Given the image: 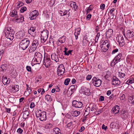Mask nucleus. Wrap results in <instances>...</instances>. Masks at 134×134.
<instances>
[{"mask_svg":"<svg viewBox=\"0 0 134 134\" xmlns=\"http://www.w3.org/2000/svg\"><path fill=\"white\" fill-rule=\"evenodd\" d=\"M5 32V35L6 37L10 40L12 41L14 38V33L13 29L10 27H8L6 29Z\"/></svg>","mask_w":134,"mask_h":134,"instance_id":"nucleus-1","label":"nucleus"},{"mask_svg":"<svg viewBox=\"0 0 134 134\" xmlns=\"http://www.w3.org/2000/svg\"><path fill=\"white\" fill-rule=\"evenodd\" d=\"M30 42V40L27 38H24L22 40L19 44L20 47L24 50L29 46Z\"/></svg>","mask_w":134,"mask_h":134,"instance_id":"nucleus-2","label":"nucleus"},{"mask_svg":"<svg viewBox=\"0 0 134 134\" xmlns=\"http://www.w3.org/2000/svg\"><path fill=\"white\" fill-rule=\"evenodd\" d=\"M110 45V41L108 40H105L100 46L101 48V51L104 52H106L109 48Z\"/></svg>","mask_w":134,"mask_h":134,"instance_id":"nucleus-3","label":"nucleus"},{"mask_svg":"<svg viewBox=\"0 0 134 134\" xmlns=\"http://www.w3.org/2000/svg\"><path fill=\"white\" fill-rule=\"evenodd\" d=\"M36 115L42 121H45L47 119L46 113L44 111L42 112L40 110L36 111Z\"/></svg>","mask_w":134,"mask_h":134,"instance_id":"nucleus-4","label":"nucleus"},{"mask_svg":"<svg viewBox=\"0 0 134 134\" xmlns=\"http://www.w3.org/2000/svg\"><path fill=\"white\" fill-rule=\"evenodd\" d=\"M38 45V41L36 40H34L32 43L31 46L29 49V52L30 53H32L34 52L36 49Z\"/></svg>","mask_w":134,"mask_h":134,"instance_id":"nucleus-5","label":"nucleus"},{"mask_svg":"<svg viewBox=\"0 0 134 134\" xmlns=\"http://www.w3.org/2000/svg\"><path fill=\"white\" fill-rule=\"evenodd\" d=\"M49 32L48 31L45 30L41 32V41L43 43L46 41L48 37Z\"/></svg>","mask_w":134,"mask_h":134,"instance_id":"nucleus-6","label":"nucleus"},{"mask_svg":"<svg viewBox=\"0 0 134 134\" xmlns=\"http://www.w3.org/2000/svg\"><path fill=\"white\" fill-rule=\"evenodd\" d=\"M122 57V54L121 53L119 54L116 55L113 60L111 64V66H113L117 63H118L119 62H120Z\"/></svg>","mask_w":134,"mask_h":134,"instance_id":"nucleus-7","label":"nucleus"},{"mask_svg":"<svg viewBox=\"0 0 134 134\" xmlns=\"http://www.w3.org/2000/svg\"><path fill=\"white\" fill-rule=\"evenodd\" d=\"M42 56V54L40 52H36L35 53L34 59L38 63H40L41 62Z\"/></svg>","mask_w":134,"mask_h":134,"instance_id":"nucleus-8","label":"nucleus"},{"mask_svg":"<svg viewBox=\"0 0 134 134\" xmlns=\"http://www.w3.org/2000/svg\"><path fill=\"white\" fill-rule=\"evenodd\" d=\"M116 40L120 46H122L125 44L124 40L122 35H118L116 38Z\"/></svg>","mask_w":134,"mask_h":134,"instance_id":"nucleus-9","label":"nucleus"},{"mask_svg":"<svg viewBox=\"0 0 134 134\" xmlns=\"http://www.w3.org/2000/svg\"><path fill=\"white\" fill-rule=\"evenodd\" d=\"M65 72V69L63 64L59 65L57 69V74L58 76H60L64 74Z\"/></svg>","mask_w":134,"mask_h":134,"instance_id":"nucleus-10","label":"nucleus"},{"mask_svg":"<svg viewBox=\"0 0 134 134\" xmlns=\"http://www.w3.org/2000/svg\"><path fill=\"white\" fill-rule=\"evenodd\" d=\"M49 55H48L47 57H45L44 58L43 64L47 68H48L51 64V62L49 58Z\"/></svg>","mask_w":134,"mask_h":134,"instance_id":"nucleus-11","label":"nucleus"},{"mask_svg":"<svg viewBox=\"0 0 134 134\" xmlns=\"http://www.w3.org/2000/svg\"><path fill=\"white\" fill-rule=\"evenodd\" d=\"M92 82L93 85L97 87L100 86L102 83L100 80L97 79L96 77H93L92 80Z\"/></svg>","mask_w":134,"mask_h":134,"instance_id":"nucleus-12","label":"nucleus"},{"mask_svg":"<svg viewBox=\"0 0 134 134\" xmlns=\"http://www.w3.org/2000/svg\"><path fill=\"white\" fill-rule=\"evenodd\" d=\"M80 92L87 96H89L90 94V90L84 87H81V89L80 90Z\"/></svg>","mask_w":134,"mask_h":134,"instance_id":"nucleus-13","label":"nucleus"},{"mask_svg":"<svg viewBox=\"0 0 134 134\" xmlns=\"http://www.w3.org/2000/svg\"><path fill=\"white\" fill-rule=\"evenodd\" d=\"M72 105L76 108H81L83 106V104L81 102L74 100L72 102Z\"/></svg>","mask_w":134,"mask_h":134,"instance_id":"nucleus-14","label":"nucleus"},{"mask_svg":"<svg viewBox=\"0 0 134 134\" xmlns=\"http://www.w3.org/2000/svg\"><path fill=\"white\" fill-rule=\"evenodd\" d=\"M67 4L72 7L75 11L76 10L78 7V6L76 5V3L73 1H70Z\"/></svg>","mask_w":134,"mask_h":134,"instance_id":"nucleus-15","label":"nucleus"},{"mask_svg":"<svg viewBox=\"0 0 134 134\" xmlns=\"http://www.w3.org/2000/svg\"><path fill=\"white\" fill-rule=\"evenodd\" d=\"M120 83V81L115 76H113L112 84L113 85H119Z\"/></svg>","mask_w":134,"mask_h":134,"instance_id":"nucleus-16","label":"nucleus"},{"mask_svg":"<svg viewBox=\"0 0 134 134\" xmlns=\"http://www.w3.org/2000/svg\"><path fill=\"white\" fill-rule=\"evenodd\" d=\"M134 36V33L133 31L130 30H127L126 32V37L130 38Z\"/></svg>","mask_w":134,"mask_h":134,"instance_id":"nucleus-17","label":"nucleus"},{"mask_svg":"<svg viewBox=\"0 0 134 134\" xmlns=\"http://www.w3.org/2000/svg\"><path fill=\"white\" fill-rule=\"evenodd\" d=\"M102 76L105 79H107L110 77L111 75V72L109 71L104 72L102 74Z\"/></svg>","mask_w":134,"mask_h":134,"instance_id":"nucleus-18","label":"nucleus"},{"mask_svg":"<svg viewBox=\"0 0 134 134\" xmlns=\"http://www.w3.org/2000/svg\"><path fill=\"white\" fill-rule=\"evenodd\" d=\"M10 82V79H7L6 77H4V76L2 77V82L4 85H7L9 84Z\"/></svg>","mask_w":134,"mask_h":134,"instance_id":"nucleus-19","label":"nucleus"},{"mask_svg":"<svg viewBox=\"0 0 134 134\" xmlns=\"http://www.w3.org/2000/svg\"><path fill=\"white\" fill-rule=\"evenodd\" d=\"M113 31L112 29H109L106 32V36L107 38H110L112 35Z\"/></svg>","mask_w":134,"mask_h":134,"instance_id":"nucleus-20","label":"nucleus"},{"mask_svg":"<svg viewBox=\"0 0 134 134\" xmlns=\"http://www.w3.org/2000/svg\"><path fill=\"white\" fill-rule=\"evenodd\" d=\"M43 127L46 129H49L52 127V124L49 122H46L43 124Z\"/></svg>","mask_w":134,"mask_h":134,"instance_id":"nucleus-21","label":"nucleus"},{"mask_svg":"<svg viewBox=\"0 0 134 134\" xmlns=\"http://www.w3.org/2000/svg\"><path fill=\"white\" fill-rule=\"evenodd\" d=\"M119 106L117 105H116L115 106L113 107L111 110L113 113L115 114L118 113L119 112Z\"/></svg>","mask_w":134,"mask_h":134,"instance_id":"nucleus-22","label":"nucleus"},{"mask_svg":"<svg viewBox=\"0 0 134 134\" xmlns=\"http://www.w3.org/2000/svg\"><path fill=\"white\" fill-rule=\"evenodd\" d=\"M129 113L125 110L122 111L121 112V115L123 119H126L128 117Z\"/></svg>","mask_w":134,"mask_h":134,"instance_id":"nucleus-23","label":"nucleus"},{"mask_svg":"<svg viewBox=\"0 0 134 134\" xmlns=\"http://www.w3.org/2000/svg\"><path fill=\"white\" fill-rule=\"evenodd\" d=\"M25 36V33L24 32L20 31L18 33L17 38L20 39H22Z\"/></svg>","mask_w":134,"mask_h":134,"instance_id":"nucleus-24","label":"nucleus"},{"mask_svg":"<svg viewBox=\"0 0 134 134\" xmlns=\"http://www.w3.org/2000/svg\"><path fill=\"white\" fill-rule=\"evenodd\" d=\"M10 16L14 18H16L18 17L17 12L15 10H13L12 12H11L10 14Z\"/></svg>","mask_w":134,"mask_h":134,"instance_id":"nucleus-25","label":"nucleus"},{"mask_svg":"<svg viewBox=\"0 0 134 134\" xmlns=\"http://www.w3.org/2000/svg\"><path fill=\"white\" fill-rule=\"evenodd\" d=\"M51 58L52 60L56 62L59 60L58 56L55 53H53L51 55Z\"/></svg>","mask_w":134,"mask_h":134,"instance_id":"nucleus-26","label":"nucleus"},{"mask_svg":"<svg viewBox=\"0 0 134 134\" xmlns=\"http://www.w3.org/2000/svg\"><path fill=\"white\" fill-rule=\"evenodd\" d=\"M126 72L123 73L122 72H119L118 73V77L120 79L124 78L126 76Z\"/></svg>","mask_w":134,"mask_h":134,"instance_id":"nucleus-27","label":"nucleus"},{"mask_svg":"<svg viewBox=\"0 0 134 134\" xmlns=\"http://www.w3.org/2000/svg\"><path fill=\"white\" fill-rule=\"evenodd\" d=\"M29 113L28 110L24 111L23 117L24 119H25L28 118Z\"/></svg>","mask_w":134,"mask_h":134,"instance_id":"nucleus-28","label":"nucleus"},{"mask_svg":"<svg viewBox=\"0 0 134 134\" xmlns=\"http://www.w3.org/2000/svg\"><path fill=\"white\" fill-rule=\"evenodd\" d=\"M12 89L13 90V91L17 92L19 90V86L18 85H14L12 86Z\"/></svg>","mask_w":134,"mask_h":134,"instance_id":"nucleus-29","label":"nucleus"},{"mask_svg":"<svg viewBox=\"0 0 134 134\" xmlns=\"http://www.w3.org/2000/svg\"><path fill=\"white\" fill-rule=\"evenodd\" d=\"M128 101L130 104L134 105V96H131L129 97Z\"/></svg>","mask_w":134,"mask_h":134,"instance_id":"nucleus-30","label":"nucleus"},{"mask_svg":"<svg viewBox=\"0 0 134 134\" xmlns=\"http://www.w3.org/2000/svg\"><path fill=\"white\" fill-rule=\"evenodd\" d=\"M94 8V7L92 5H90V6L88 7L86 10V13H90L91 11H92Z\"/></svg>","mask_w":134,"mask_h":134,"instance_id":"nucleus-31","label":"nucleus"},{"mask_svg":"<svg viewBox=\"0 0 134 134\" xmlns=\"http://www.w3.org/2000/svg\"><path fill=\"white\" fill-rule=\"evenodd\" d=\"M46 100L47 101L51 102L52 100V97L48 94H46L45 96Z\"/></svg>","mask_w":134,"mask_h":134,"instance_id":"nucleus-32","label":"nucleus"},{"mask_svg":"<svg viewBox=\"0 0 134 134\" xmlns=\"http://www.w3.org/2000/svg\"><path fill=\"white\" fill-rule=\"evenodd\" d=\"M53 130L54 132L56 134H62L60 132V129L58 127L54 128Z\"/></svg>","mask_w":134,"mask_h":134,"instance_id":"nucleus-33","label":"nucleus"},{"mask_svg":"<svg viewBox=\"0 0 134 134\" xmlns=\"http://www.w3.org/2000/svg\"><path fill=\"white\" fill-rule=\"evenodd\" d=\"M58 41L61 43H64L65 41V36H63L62 37L58 39Z\"/></svg>","mask_w":134,"mask_h":134,"instance_id":"nucleus-34","label":"nucleus"},{"mask_svg":"<svg viewBox=\"0 0 134 134\" xmlns=\"http://www.w3.org/2000/svg\"><path fill=\"white\" fill-rule=\"evenodd\" d=\"M80 114V112L77 111H75L72 112V115L73 116H77Z\"/></svg>","mask_w":134,"mask_h":134,"instance_id":"nucleus-35","label":"nucleus"},{"mask_svg":"<svg viewBox=\"0 0 134 134\" xmlns=\"http://www.w3.org/2000/svg\"><path fill=\"white\" fill-rule=\"evenodd\" d=\"M17 18L15 19V20L16 21L19 20L20 21V22H23V21L24 18L22 15L20 17L18 16V17Z\"/></svg>","mask_w":134,"mask_h":134,"instance_id":"nucleus-36","label":"nucleus"},{"mask_svg":"<svg viewBox=\"0 0 134 134\" xmlns=\"http://www.w3.org/2000/svg\"><path fill=\"white\" fill-rule=\"evenodd\" d=\"M134 83V79H130L128 80L126 82V84L129 85Z\"/></svg>","mask_w":134,"mask_h":134,"instance_id":"nucleus-37","label":"nucleus"},{"mask_svg":"<svg viewBox=\"0 0 134 134\" xmlns=\"http://www.w3.org/2000/svg\"><path fill=\"white\" fill-rule=\"evenodd\" d=\"M35 30V28L34 27H31L28 30V33L30 34L32 32H34Z\"/></svg>","mask_w":134,"mask_h":134,"instance_id":"nucleus-38","label":"nucleus"},{"mask_svg":"<svg viewBox=\"0 0 134 134\" xmlns=\"http://www.w3.org/2000/svg\"><path fill=\"white\" fill-rule=\"evenodd\" d=\"M69 10H65L64 11H63V13L64 14V16L65 15L67 14L68 16H70V13L69 12Z\"/></svg>","mask_w":134,"mask_h":134,"instance_id":"nucleus-39","label":"nucleus"},{"mask_svg":"<svg viewBox=\"0 0 134 134\" xmlns=\"http://www.w3.org/2000/svg\"><path fill=\"white\" fill-rule=\"evenodd\" d=\"M24 4V3L21 2H18V5H17V7L18 8L20 7L23 6Z\"/></svg>","mask_w":134,"mask_h":134,"instance_id":"nucleus-40","label":"nucleus"},{"mask_svg":"<svg viewBox=\"0 0 134 134\" xmlns=\"http://www.w3.org/2000/svg\"><path fill=\"white\" fill-rule=\"evenodd\" d=\"M90 109H91L90 108V107H88V108L86 109L85 110V113H84L85 114L86 112H87V113L86 114V116H87V115H88L90 113Z\"/></svg>","mask_w":134,"mask_h":134,"instance_id":"nucleus-41","label":"nucleus"},{"mask_svg":"<svg viewBox=\"0 0 134 134\" xmlns=\"http://www.w3.org/2000/svg\"><path fill=\"white\" fill-rule=\"evenodd\" d=\"M70 81V79L68 78L66 79L64 82V84L66 85H68Z\"/></svg>","mask_w":134,"mask_h":134,"instance_id":"nucleus-42","label":"nucleus"},{"mask_svg":"<svg viewBox=\"0 0 134 134\" xmlns=\"http://www.w3.org/2000/svg\"><path fill=\"white\" fill-rule=\"evenodd\" d=\"M32 15H35L36 16H37L38 15V12L37 10H35L33 11L31 13Z\"/></svg>","mask_w":134,"mask_h":134,"instance_id":"nucleus-43","label":"nucleus"},{"mask_svg":"<svg viewBox=\"0 0 134 134\" xmlns=\"http://www.w3.org/2000/svg\"><path fill=\"white\" fill-rule=\"evenodd\" d=\"M37 16L35 15H32V14H30L29 17L31 20H33L35 19Z\"/></svg>","mask_w":134,"mask_h":134,"instance_id":"nucleus-44","label":"nucleus"},{"mask_svg":"<svg viewBox=\"0 0 134 134\" xmlns=\"http://www.w3.org/2000/svg\"><path fill=\"white\" fill-rule=\"evenodd\" d=\"M26 8L25 7H22L20 10V12L21 13H23L26 10Z\"/></svg>","mask_w":134,"mask_h":134,"instance_id":"nucleus-45","label":"nucleus"},{"mask_svg":"<svg viewBox=\"0 0 134 134\" xmlns=\"http://www.w3.org/2000/svg\"><path fill=\"white\" fill-rule=\"evenodd\" d=\"M115 122H111L110 125V128H111V129L114 128L115 127Z\"/></svg>","mask_w":134,"mask_h":134,"instance_id":"nucleus-46","label":"nucleus"},{"mask_svg":"<svg viewBox=\"0 0 134 134\" xmlns=\"http://www.w3.org/2000/svg\"><path fill=\"white\" fill-rule=\"evenodd\" d=\"M17 132L21 134L23 132V130L21 128H19L18 129Z\"/></svg>","mask_w":134,"mask_h":134,"instance_id":"nucleus-47","label":"nucleus"},{"mask_svg":"<svg viewBox=\"0 0 134 134\" xmlns=\"http://www.w3.org/2000/svg\"><path fill=\"white\" fill-rule=\"evenodd\" d=\"M72 51V50H69L68 51L66 52V53H64V54L68 56L69 55V54H71V53Z\"/></svg>","mask_w":134,"mask_h":134,"instance_id":"nucleus-48","label":"nucleus"},{"mask_svg":"<svg viewBox=\"0 0 134 134\" xmlns=\"http://www.w3.org/2000/svg\"><path fill=\"white\" fill-rule=\"evenodd\" d=\"M26 86L27 87V88L26 91H28V92L30 91V92L31 93V92L32 90L31 89H30V87L27 84H26Z\"/></svg>","mask_w":134,"mask_h":134,"instance_id":"nucleus-49","label":"nucleus"},{"mask_svg":"<svg viewBox=\"0 0 134 134\" xmlns=\"http://www.w3.org/2000/svg\"><path fill=\"white\" fill-rule=\"evenodd\" d=\"M30 93H31L30 91H29V92H28V91H26L24 93V95L26 96H27Z\"/></svg>","mask_w":134,"mask_h":134,"instance_id":"nucleus-50","label":"nucleus"},{"mask_svg":"<svg viewBox=\"0 0 134 134\" xmlns=\"http://www.w3.org/2000/svg\"><path fill=\"white\" fill-rule=\"evenodd\" d=\"M72 122L68 123L67 125V127L69 129L71 128L72 126Z\"/></svg>","mask_w":134,"mask_h":134,"instance_id":"nucleus-51","label":"nucleus"},{"mask_svg":"<svg viewBox=\"0 0 134 134\" xmlns=\"http://www.w3.org/2000/svg\"><path fill=\"white\" fill-rule=\"evenodd\" d=\"M125 99V95L124 94H122L120 97V99L121 100H124Z\"/></svg>","mask_w":134,"mask_h":134,"instance_id":"nucleus-52","label":"nucleus"},{"mask_svg":"<svg viewBox=\"0 0 134 134\" xmlns=\"http://www.w3.org/2000/svg\"><path fill=\"white\" fill-rule=\"evenodd\" d=\"M26 68L27 71H28L30 72L31 71V69L30 66H26Z\"/></svg>","mask_w":134,"mask_h":134,"instance_id":"nucleus-53","label":"nucleus"},{"mask_svg":"<svg viewBox=\"0 0 134 134\" xmlns=\"http://www.w3.org/2000/svg\"><path fill=\"white\" fill-rule=\"evenodd\" d=\"M92 77V76L90 75H88L86 77V79L87 80L89 81L90 80Z\"/></svg>","mask_w":134,"mask_h":134,"instance_id":"nucleus-54","label":"nucleus"},{"mask_svg":"<svg viewBox=\"0 0 134 134\" xmlns=\"http://www.w3.org/2000/svg\"><path fill=\"white\" fill-rule=\"evenodd\" d=\"M118 49L117 48L113 50L112 52V54H114L118 51Z\"/></svg>","mask_w":134,"mask_h":134,"instance_id":"nucleus-55","label":"nucleus"},{"mask_svg":"<svg viewBox=\"0 0 134 134\" xmlns=\"http://www.w3.org/2000/svg\"><path fill=\"white\" fill-rule=\"evenodd\" d=\"M91 14H89L86 16V19L87 20H90L91 17Z\"/></svg>","mask_w":134,"mask_h":134,"instance_id":"nucleus-56","label":"nucleus"},{"mask_svg":"<svg viewBox=\"0 0 134 134\" xmlns=\"http://www.w3.org/2000/svg\"><path fill=\"white\" fill-rule=\"evenodd\" d=\"M35 106V104L34 103L32 102L30 106V108H34Z\"/></svg>","mask_w":134,"mask_h":134,"instance_id":"nucleus-57","label":"nucleus"},{"mask_svg":"<svg viewBox=\"0 0 134 134\" xmlns=\"http://www.w3.org/2000/svg\"><path fill=\"white\" fill-rule=\"evenodd\" d=\"M104 97L103 96H101L99 99V101H102L104 100Z\"/></svg>","mask_w":134,"mask_h":134,"instance_id":"nucleus-58","label":"nucleus"},{"mask_svg":"<svg viewBox=\"0 0 134 134\" xmlns=\"http://www.w3.org/2000/svg\"><path fill=\"white\" fill-rule=\"evenodd\" d=\"M10 108H5V110L6 112L9 113L10 111Z\"/></svg>","mask_w":134,"mask_h":134,"instance_id":"nucleus-59","label":"nucleus"},{"mask_svg":"<svg viewBox=\"0 0 134 134\" xmlns=\"http://www.w3.org/2000/svg\"><path fill=\"white\" fill-rule=\"evenodd\" d=\"M55 91H56V92H59L60 90V88H59V87L58 86H56L55 87Z\"/></svg>","mask_w":134,"mask_h":134,"instance_id":"nucleus-60","label":"nucleus"},{"mask_svg":"<svg viewBox=\"0 0 134 134\" xmlns=\"http://www.w3.org/2000/svg\"><path fill=\"white\" fill-rule=\"evenodd\" d=\"M100 7V8L103 10L104 9L105 5L104 4H102L101 5Z\"/></svg>","mask_w":134,"mask_h":134,"instance_id":"nucleus-61","label":"nucleus"},{"mask_svg":"<svg viewBox=\"0 0 134 134\" xmlns=\"http://www.w3.org/2000/svg\"><path fill=\"white\" fill-rule=\"evenodd\" d=\"M107 126H105V125L103 124L102 127V129H104L105 130H106L107 129Z\"/></svg>","mask_w":134,"mask_h":134,"instance_id":"nucleus-62","label":"nucleus"},{"mask_svg":"<svg viewBox=\"0 0 134 134\" xmlns=\"http://www.w3.org/2000/svg\"><path fill=\"white\" fill-rule=\"evenodd\" d=\"M55 0H51L50 1V3L51 5H53L55 2Z\"/></svg>","mask_w":134,"mask_h":134,"instance_id":"nucleus-63","label":"nucleus"},{"mask_svg":"<svg viewBox=\"0 0 134 134\" xmlns=\"http://www.w3.org/2000/svg\"><path fill=\"white\" fill-rule=\"evenodd\" d=\"M58 12H59V14H60V15L61 16H64V14L63 13V12L62 11H61V10H59Z\"/></svg>","mask_w":134,"mask_h":134,"instance_id":"nucleus-64","label":"nucleus"}]
</instances>
